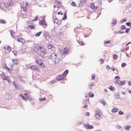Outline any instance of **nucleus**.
<instances>
[{
  "label": "nucleus",
  "mask_w": 131,
  "mask_h": 131,
  "mask_svg": "<svg viewBox=\"0 0 131 131\" xmlns=\"http://www.w3.org/2000/svg\"><path fill=\"white\" fill-rule=\"evenodd\" d=\"M124 22H126V19H123L121 20V23H124Z\"/></svg>",
  "instance_id": "6e6d98bb"
},
{
  "label": "nucleus",
  "mask_w": 131,
  "mask_h": 131,
  "mask_svg": "<svg viewBox=\"0 0 131 131\" xmlns=\"http://www.w3.org/2000/svg\"><path fill=\"white\" fill-rule=\"evenodd\" d=\"M27 68H28V69H31L34 71H39V69H38V68H37V67L35 66L27 65Z\"/></svg>",
  "instance_id": "423d86ee"
},
{
  "label": "nucleus",
  "mask_w": 131,
  "mask_h": 131,
  "mask_svg": "<svg viewBox=\"0 0 131 131\" xmlns=\"http://www.w3.org/2000/svg\"><path fill=\"white\" fill-rule=\"evenodd\" d=\"M122 33H124V31H119V34H122Z\"/></svg>",
  "instance_id": "13d9d810"
},
{
  "label": "nucleus",
  "mask_w": 131,
  "mask_h": 131,
  "mask_svg": "<svg viewBox=\"0 0 131 131\" xmlns=\"http://www.w3.org/2000/svg\"><path fill=\"white\" fill-rule=\"evenodd\" d=\"M69 71H68V70H66L65 71V72L63 73L62 75H63V76L65 77V76H67V74H68Z\"/></svg>",
  "instance_id": "393cba45"
},
{
  "label": "nucleus",
  "mask_w": 131,
  "mask_h": 131,
  "mask_svg": "<svg viewBox=\"0 0 131 131\" xmlns=\"http://www.w3.org/2000/svg\"><path fill=\"white\" fill-rule=\"evenodd\" d=\"M89 89H90L91 90L92 86H94V84L93 83H92V84H90L89 85Z\"/></svg>",
  "instance_id": "3c124183"
},
{
  "label": "nucleus",
  "mask_w": 131,
  "mask_h": 131,
  "mask_svg": "<svg viewBox=\"0 0 131 131\" xmlns=\"http://www.w3.org/2000/svg\"><path fill=\"white\" fill-rule=\"evenodd\" d=\"M95 79H96V75L95 74H94L92 76V80H95Z\"/></svg>",
  "instance_id": "4c0bfd02"
},
{
  "label": "nucleus",
  "mask_w": 131,
  "mask_h": 131,
  "mask_svg": "<svg viewBox=\"0 0 131 131\" xmlns=\"http://www.w3.org/2000/svg\"><path fill=\"white\" fill-rule=\"evenodd\" d=\"M39 24L43 28H46L48 27V24L46 21V16H43L42 19L39 21Z\"/></svg>",
  "instance_id": "39448f33"
},
{
  "label": "nucleus",
  "mask_w": 131,
  "mask_h": 131,
  "mask_svg": "<svg viewBox=\"0 0 131 131\" xmlns=\"http://www.w3.org/2000/svg\"><path fill=\"white\" fill-rule=\"evenodd\" d=\"M119 85H125V82H124V81L123 80H122V81L119 80Z\"/></svg>",
  "instance_id": "5701e85b"
},
{
  "label": "nucleus",
  "mask_w": 131,
  "mask_h": 131,
  "mask_svg": "<svg viewBox=\"0 0 131 131\" xmlns=\"http://www.w3.org/2000/svg\"><path fill=\"white\" fill-rule=\"evenodd\" d=\"M64 77H65L64 75H59L57 76L56 79L57 80H58L59 81H60V80H63V79H64Z\"/></svg>",
  "instance_id": "f8f14e48"
},
{
  "label": "nucleus",
  "mask_w": 131,
  "mask_h": 131,
  "mask_svg": "<svg viewBox=\"0 0 131 131\" xmlns=\"http://www.w3.org/2000/svg\"><path fill=\"white\" fill-rule=\"evenodd\" d=\"M113 57H114V60H117V58H118V56L117 55H116V54H114Z\"/></svg>",
  "instance_id": "a19ab883"
},
{
  "label": "nucleus",
  "mask_w": 131,
  "mask_h": 131,
  "mask_svg": "<svg viewBox=\"0 0 131 131\" xmlns=\"http://www.w3.org/2000/svg\"><path fill=\"white\" fill-rule=\"evenodd\" d=\"M34 51L36 53H39L40 56L43 57L45 55H47V50L44 46H39L36 45L34 48Z\"/></svg>",
  "instance_id": "f257e3e1"
},
{
  "label": "nucleus",
  "mask_w": 131,
  "mask_h": 131,
  "mask_svg": "<svg viewBox=\"0 0 131 131\" xmlns=\"http://www.w3.org/2000/svg\"><path fill=\"white\" fill-rule=\"evenodd\" d=\"M111 42V40H109V41H106L105 42V43H106V45H108V43H110Z\"/></svg>",
  "instance_id": "5fc2aeb1"
},
{
  "label": "nucleus",
  "mask_w": 131,
  "mask_h": 131,
  "mask_svg": "<svg viewBox=\"0 0 131 131\" xmlns=\"http://www.w3.org/2000/svg\"><path fill=\"white\" fill-rule=\"evenodd\" d=\"M126 119H129V118H130V115L129 114L127 116H126Z\"/></svg>",
  "instance_id": "603ef678"
},
{
  "label": "nucleus",
  "mask_w": 131,
  "mask_h": 131,
  "mask_svg": "<svg viewBox=\"0 0 131 131\" xmlns=\"http://www.w3.org/2000/svg\"><path fill=\"white\" fill-rule=\"evenodd\" d=\"M10 33H11V35L12 37H13V38H15L16 39H17V36H15V34H16V33L15 32H13V30H11Z\"/></svg>",
  "instance_id": "f3484780"
},
{
  "label": "nucleus",
  "mask_w": 131,
  "mask_h": 131,
  "mask_svg": "<svg viewBox=\"0 0 131 131\" xmlns=\"http://www.w3.org/2000/svg\"><path fill=\"white\" fill-rule=\"evenodd\" d=\"M12 62L13 63H10L9 64V66H10L11 68H13L15 65H18V59L16 58L13 59Z\"/></svg>",
  "instance_id": "1a4fd4ad"
},
{
  "label": "nucleus",
  "mask_w": 131,
  "mask_h": 131,
  "mask_svg": "<svg viewBox=\"0 0 131 131\" xmlns=\"http://www.w3.org/2000/svg\"><path fill=\"white\" fill-rule=\"evenodd\" d=\"M28 27L30 28V29H35V26H34L29 25Z\"/></svg>",
  "instance_id": "72a5a7b5"
},
{
  "label": "nucleus",
  "mask_w": 131,
  "mask_h": 131,
  "mask_svg": "<svg viewBox=\"0 0 131 131\" xmlns=\"http://www.w3.org/2000/svg\"><path fill=\"white\" fill-rule=\"evenodd\" d=\"M95 116L96 119H97V120H101V115H100V114H97V113H95Z\"/></svg>",
  "instance_id": "6ab92c4d"
},
{
  "label": "nucleus",
  "mask_w": 131,
  "mask_h": 131,
  "mask_svg": "<svg viewBox=\"0 0 131 131\" xmlns=\"http://www.w3.org/2000/svg\"><path fill=\"white\" fill-rule=\"evenodd\" d=\"M108 89L111 90V91H114V86H110Z\"/></svg>",
  "instance_id": "a18cd8bd"
},
{
  "label": "nucleus",
  "mask_w": 131,
  "mask_h": 131,
  "mask_svg": "<svg viewBox=\"0 0 131 131\" xmlns=\"http://www.w3.org/2000/svg\"><path fill=\"white\" fill-rule=\"evenodd\" d=\"M126 25H127V26H130V23L129 22L126 23Z\"/></svg>",
  "instance_id": "bf43d9fd"
},
{
  "label": "nucleus",
  "mask_w": 131,
  "mask_h": 131,
  "mask_svg": "<svg viewBox=\"0 0 131 131\" xmlns=\"http://www.w3.org/2000/svg\"><path fill=\"white\" fill-rule=\"evenodd\" d=\"M87 127L90 129H92V128H94V126L93 125H91L90 124H87L86 125Z\"/></svg>",
  "instance_id": "7c9ffc66"
},
{
  "label": "nucleus",
  "mask_w": 131,
  "mask_h": 131,
  "mask_svg": "<svg viewBox=\"0 0 131 131\" xmlns=\"http://www.w3.org/2000/svg\"><path fill=\"white\" fill-rule=\"evenodd\" d=\"M60 4L61 3H60V2H59V1L58 0L55 1V4L54 5V9H55V8H59V7L60 6Z\"/></svg>",
  "instance_id": "9d476101"
},
{
  "label": "nucleus",
  "mask_w": 131,
  "mask_h": 131,
  "mask_svg": "<svg viewBox=\"0 0 131 131\" xmlns=\"http://www.w3.org/2000/svg\"><path fill=\"white\" fill-rule=\"evenodd\" d=\"M115 83H116L117 84L119 85V81H118L117 80L115 81Z\"/></svg>",
  "instance_id": "69168bd1"
},
{
  "label": "nucleus",
  "mask_w": 131,
  "mask_h": 131,
  "mask_svg": "<svg viewBox=\"0 0 131 131\" xmlns=\"http://www.w3.org/2000/svg\"><path fill=\"white\" fill-rule=\"evenodd\" d=\"M89 96L90 98H94V95L93 94V93H90L89 94Z\"/></svg>",
  "instance_id": "e433bc0d"
},
{
  "label": "nucleus",
  "mask_w": 131,
  "mask_h": 131,
  "mask_svg": "<svg viewBox=\"0 0 131 131\" xmlns=\"http://www.w3.org/2000/svg\"><path fill=\"white\" fill-rule=\"evenodd\" d=\"M1 7L3 10L7 12V11H9V10H10L11 6H10V4L5 3L1 4Z\"/></svg>",
  "instance_id": "20e7f679"
},
{
  "label": "nucleus",
  "mask_w": 131,
  "mask_h": 131,
  "mask_svg": "<svg viewBox=\"0 0 131 131\" xmlns=\"http://www.w3.org/2000/svg\"><path fill=\"white\" fill-rule=\"evenodd\" d=\"M115 80H119L120 79V77L118 76H117L115 77Z\"/></svg>",
  "instance_id": "c03bdc74"
},
{
  "label": "nucleus",
  "mask_w": 131,
  "mask_h": 131,
  "mask_svg": "<svg viewBox=\"0 0 131 131\" xmlns=\"http://www.w3.org/2000/svg\"><path fill=\"white\" fill-rule=\"evenodd\" d=\"M91 8L92 9V10H94L95 11H96L98 9V6H95L94 4H91Z\"/></svg>",
  "instance_id": "a211bd4d"
},
{
  "label": "nucleus",
  "mask_w": 131,
  "mask_h": 131,
  "mask_svg": "<svg viewBox=\"0 0 131 131\" xmlns=\"http://www.w3.org/2000/svg\"><path fill=\"white\" fill-rule=\"evenodd\" d=\"M85 115H86V116H90V113H89V112L86 113Z\"/></svg>",
  "instance_id": "774afa93"
},
{
  "label": "nucleus",
  "mask_w": 131,
  "mask_h": 131,
  "mask_svg": "<svg viewBox=\"0 0 131 131\" xmlns=\"http://www.w3.org/2000/svg\"><path fill=\"white\" fill-rule=\"evenodd\" d=\"M57 14H58V15H61V16L63 15V12H59L57 13Z\"/></svg>",
  "instance_id": "338daca9"
},
{
  "label": "nucleus",
  "mask_w": 131,
  "mask_h": 131,
  "mask_svg": "<svg viewBox=\"0 0 131 131\" xmlns=\"http://www.w3.org/2000/svg\"><path fill=\"white\" fill-rule=\"evenodd\" d=\"M13 53L14 56H17V55H18V52H17L16 51H13Z\"/></svg>",
  "instance_id": "09e8293b"
},
{
  "label": "nucleus",
  "mask_w": 131,
  "mask_h": 131,
  "mask_svg": "<svg viewBox=\"0 0 131 131\" xmlns=\"http://www.w3.org/2000/svg\"><path fill=\"white\" fill-rule=\"evenodd\" d=\"M45 35H46V36H48V35H49V32H45L44 33Z\"/></svg>",
  "instance_id": "052dcab7"
},
{
  "label": "nucleus",
  "mask_w": 131,
  "mask_h": 131,
  "mask_svg": "<svg viewBox=\"0 0 131 131\" xmlns=\"http://www.w3.org/2000/svg\"><path fill=\"white\" fill-rule=\"evenodd\" d=\"M110 69H111L110 66H109L108 65L106 66L107 70H110Z\"/></svg>",
  "instance_id": "e2e57ef3"
},
{
  "label": "nucleus",
  "mask_w": 131,
  "mask_h": 131,
  "mask_svg": "<svg viewBox=\"0 0 131 131\" xmlns=\"http://www.w3.org/2000/svg\"><path fill=\"white\" fill-rule=\"evenodd\" d=\"M17 41L18 42H21V43H25V40L21 37L17 38Z\"/></svg>",
  "instance_id": "ddd939ff"
},
{
  "label": "nucleus",
  "mask_w": 131,
  "mask_h": 131,
  "mask_svg": "<svg viewBox=\"0 0 131 131\" xmlns=\"http://www.w3.org/2000/svg\"><path fill=\"white\" fill-rule=\"evenodd\" d=\"M79 43H80V46H84V45H85V43L83 42V41H81V42H80Z\"/></svg>",
  "instance_id": "864d4df0"
},
{
  "label": "nucleus",
  "mask_w": 131,
  "mask_h": 131,
  "mask_svg": "<svg viewBox=\"0 0 131 131\" xmlns=\"http://www.w3.org/2000/svg\"><path fill=\"white\" fill-rule=\"evenodd\" d=\"M68 52H69V49L67 48H65L63 49V55H65V54H67V53H68Z\"/></svg>",
  "instance_id": "412c9836"
},
{
  "label": "nucleus",
  "mask_w": 131,
  "mask_h": 131,
  "mask_svg": "<svg viewBox=\"0 0 131 131\" xmlns=\"http://www.w3.org/2000/svg\"><path fill=\"white\" fill-rule=\"evenodd\" d=\"M21 11L23 12H27V10L28 9V3L24 2L20 4Z\"/></svg>",
  "instance_id": "7ed1b4c3"
},
{
  "label": "nucleus",
  "mask_w": 131,
  "mask_h": 131,
  "mask_svg": "<svg viewBox=\"0 0 131 131\" xmlns=\"http://www.w3.org/2000/svg\"><path fill=\"white\" fill-rule=\"evenodd\" d=\"M41 33H42L41 31H40V32L36 33V34H35L36 37H38V36H40V34H41Z\"/></svg>",
  "instance_id": "c756f323"
},
{
  "label": "nucleus",
  "mask_w": 131,
  "mask_h": 131,
  "mask_svg": "<svg viewBox=\"0 0 131 131\" xmlns=\"http://www.w3.org/2000/svg\"><path fill=\"white\" fill-rule=\"evenodd\" d=\"M46 97H44L43 98H40L39 99V100L41 101V102H43V101H46Z\"/></svg>",
  "instance_id": "de8ad7c7"
},
{
  "label": "nucleus",
  "mask_w": 131,
  "mask_h": 131,
  "mask_svg": "<svg viewBox=\"0 0 131 131\" xmlns=\"http://www.w3.org/2000/svg\"><path fill=\"white\" fill-rule=\"evenodd\" d=\"M6 50H7V51H8V52H11V51L12 50V49L11 48V47L10 46H7L6 47Z\"/></svg>",
  "instance_id": "2f4dec72"
},
{
  "label": "nucleus",
  "mask_w": 131,
  "mask_h": 131,
  "mask_svg": "<svg viewBox=\"0 0 131 131\" xmlns=\"http://www.w3.org/2000/svg\"><path fill=\"white\" fill-rule=\"evenodd\" d=\"M25 96L26 97V98H27L28 99H29V100H30L31 101H32V100H33V97L31 96V95H28V94L27 93L25 94Z\"/></svg>",
  "instance_id": "4468645a"
},
{
  "label": "nucleus",
  "mask_w": 131,
  "mask_h": 131,
  "mask_svg": "<svg viewBox=\"0 0 131 131\" xmlns=\"http://www.w3.org/2000/svg\"><path fill=\"white\" fill-rule=\"evenodd\" d=\"M125 66H126V63L123 62L121 64V67H122V68L125 67Z\"/></svg>",
  "instance_id": "79ce46f5"
},
{
  "label": "nucleus",
  "mask_w": 131,
  "mask_h": 131,
  "mask_svg": "<svg viewBox=\"0 0 131 131\" xmlns=\"http://www.w3.org/2000/svg\"><path fill=\"white\" fill-rule=\"evenodd\" d=\"M50 58L55 64L60 62V58L57 56V54L56 53H52L50 56Z\"/></svg>",
  "instance_id": "f03ea898"
},
{
  "label": "nucleus",
  "mask_w": 131,
  "mask_h": 131,
  "mask_svg": "<svg viewBox=\"0 0 131 131\" xmlns=\"http://www.w3.org/2000/svg\"><path fill=\"white\" fill-rule=\"evenodd\" d=\"M96 112L99 113L100 115H102V112H101V110L99 108H96Z\"/></svg>",
  "instance_id": "a878e982"
},
{
  "label": "nucleus",
  "mask_w": 131,
  "mask_h": 131,
  "mask_svg": "<svg viewBox=\"0 0 131 131\" xmlns=\"http://www.w3.org/2000/svg\"><path fill=\"white\" fill-rule=\"evenodd\" d=\"M112 24H113L114 25H116V24H117V21L116 19H113V22L112 23Z\"/></svg>",
  "instance_id": "473e14b6"
},
{
  "label": "nucleus",
  "mask_w": 131,
  "mask_h": 131,
  "mask_svg": "<svg viewBox=\"0 0 131 131\" xmlns=\"http://www.w3.org/2000/svg\"><path fill=\"white\" fill-rule=\"evenodd\" d=\"M100 103L103 105V106H107V103H106V101L103 99L100 100Z\"/></svg>",
  "instance_id": "aec40b11"
},
{
  "label": "nucleus",
  "mask_w": 131,
  "mask_h": 131,
  "mask_svg": "<svg viewBox=\"0 0 131 131\" xmlns=\"http://www.w3.org/2000/svg\"><path fill=\"white\" fill-rule=\"evenodd\" d=\"M36 63L39 65V66L42 68L45 67V63L41 61V59H36Z\"/></svg>",
  "instance_id": "0eeeda50"
},
{
  "label": "nucleus",
  "mask_w": 131,
  "mask_h": 131,
  "mask_svg": "<svg viewBox=\"0 0 131 131\" xmlns=\"http://www.w3.org/2000/svg\"><path fill=\"white\" fill-rule=\"evenodd\" d=\"M1 77L3 78V79H4V80H7L9 83L11 82V79H10V78H9V77L6 76V74H5V73H2L1 74Z\"/></svg>",
  "instance_id": "6e6552de"
},
{
  "label": "nucleus",
  "mask_w": 131,
  "mask_h": 131,
  "mask_svg": "<svg viewBox=\"0 0 131 131\" xmlns=\"http://www.w3.org/2000/svg\"><path fill=\"white\" fill-rule=\"evenodd\" d=\"M118 113H119V115H123V114H124V112H123L121 111H120Z\"/></svg>",
  "instance_id": "37998d69"
},
{
  "label": "nucleus",
  "mask_w": 131,
  "mask_h": 131,
  "mask_svg": "<svg viewBox=\"0 0 131 131\" xmlns=\"http://www.w3.org/2000/svg\"><path fill=\"white\" fill-rule=\"evenodd\" d=\"M63 16L64 17L62 18V20H66V19H67V15H66V13H64Z\"/></svg>",
  "instance_id": "58836bf2"
},
{
  "label": "nucleus",
  "mask_w": 131,
  "mask_h": 131,
  "mask_svg": "<svg viewBox=\"0 0 131 131\" xmlns=\"http://www.w3.org/2000/svg\"><path fill=\"white\" fill-rule=\"evenodd\" d=\"M71 6H72L73 7H75L76 6V4L75 2H72L71 3Z\"/></svg>",
  "instance_id": "8fccbe9b"
},
{
  "label": "nucleus",
  "mask_w": 131,
  "mask_h": 131,
  "mask_svg": "<svg viewBox=\"0 0 131 131\" xmlns=\"http://www.w3.org/2000/svg\"><path fill=\"white\" fill-rule=\"evenodd\" d=\"M26 49H27V46H26V45L22 46L20 49L21 53H25L26 52Z\"/></svg>",
  "instance_id": "9b49d317"
},
{
  "label": "nucleus",
  "mask_w": 131,
  "mask_h": 131,
  "mask_svg": "<svg viewBox=\"0 0 131 131\" xmlns=\"http://www.w3.org/2000/svg\"><path fill=\"white\" fill-rule=\"evenodd\" d=\"M6 23L5 19H0V24H6Z\"/></svg>",
  "instance_id": "cd10ccee"
},
{
  "label": "nucleus",
  "mask_w": 131,
  "mask_h": 131,
  "mask_svg": "<svg viewBox=\"0 0 131 131\" xmlns=\"http://www.w3.org/2000/svg\"><path fill=\"white\" fill-rule=\"evenodd\" d=\"M54 23L56 24H57V25L60 26L61 25V24L62 23V20H58V19H55L54 20Z\"/></svg>",
  "instance_id": "dca6fc26"
},
{
  "label": "nucleus",
  "mask_w": 131,
  "mask_h": 131,
  "mask_svg": "<svg viewBox=\"0 0 131 131\" xmlns=\"http://www.w3.org/2000/svg\"><path fill=\"white\" fill-rule=\"evenodd\" d=\"M121 29L122 30H125V29H126V27H125V26H124V25H122L121 26Z\"/></svg>",
  "instance_id": "f704fd0d"
},
{
  "label": "nucleus",
  "mask_w": 131,
  "mask_h": 131,
  "mask_svg": "<svg viewBox=\"0 0 131 131\" xmlns=\"http://www.w3.org/2000/svg\"><path fill=\"white\" fill-rule=\"evenodd\" d=\"M56 82V81H52L50 82V84H53V83H55Z\"/></svg>",
  "instance_id": "0e129e2a"
},
{
  "label": "nucleus",
  "mask_w": 131,
  "mask_h": 131,
  "mask_svg": "<svg viewBox=\"0 0 131 131\" xmlns=\"http://www.w3.org/2000/svg\"><path fill=\"white\" fill-rule=\"evenodd\" d=\"M125 129H127V130H129L130 129V126L127 125L125 127Z\"/></svg>",
  "instance_id": "c9c22d12"
},
{
  "label": "nucleus",
  "mask_w": 131,
  "mask_h": 131,
  "mask_svg": "<svg viewBox=\"0 0 131 131\" xmlns=\"http://www.w3.org/2000/svg\"><path fill=\"white\" fill-rule=\"evenodd\" d=\"M100 62H101L100 64H103V62H104V59H101L100 60Z\"/></svg>",
  "instance_id": "680f3d73"
},
{
  "label": "nucleus",
  "mask_w": 131,
  "mask_h": 131,
  "mask_svg": "<svg viewBox=\"0 0 131 131\" xmlns=\"http://www.w3.org/2000/svg\"><path fill=\"white\" fill-rule=\"evenodd\" d=\"M118 111H119V110L118 108H114L112 110V112L113 113H115L116 112H118Z\"/></svg>",
  "instance_id": "4be33fe9"
},
{
  "label": "nucleus",
  "mask_w": 131,
  "mask_h": 131,
  "mask_svg": "<svg viewBox=\"0 0 131 131\" xmlns=\"http://www.w3.org/2000/svg\"><path fill=\"white\" fill-rule=\"evenodd\" d=\"M130 30V29L127 28V29L125 30L126 33H127V32H129V31Z\"/></svg>",
  "instance_id": "4d7b16f0"
},
{
  "label": "nucleus",
  "mask_w": 131,
  "mask_h": 131,
  "mask_svg": "<svg viewBox=\"0 0 131 131\" xmlns=\"http://www.w3.org/2000/svg\"><path fill=\"white\" fill-rule=\"evenodd\" d=\"M20 97H21V99L24 100V101H27V99H26V98L23 96L22 94L19 95Z\"/></svg>",
  "instance_id": "c85d7f7f"
},
{
  "label": "nucleus",
  "mask_w": 131,
  "mask_h": 131,
  "mask_svg": "<svg viewBox=\"0 0 131 131\" xmlns=\"http://www.w3.org/2000/svg\"><path fill=\"white\" fill-rule=\"evenodd\" d=\"M62 32H59L57 34V37L59 39L62 38Z\"/></svg>",
  "instance_id": "b1692460"
},
{
  "label": "nucleus",
  "mask_w": 131,
  "mask_h": 131,
  "mask_svg": "<svg viewBox=\"0 0 131 131\" xmlns=\"http://www.w3.org/2000/svg\"><path fill=\"white\" fill-rule=\"evenodd\" d=\"M53 47H54V46H53L52 45H48V46H47L48 49H52V48H53Z\"/></svg>",
  "instance_id": "49530a36"
},
{
  "label": "nucleus",
  "mask_w": 131,
  "mask_h": 131,
  "mask_svg": "<svg viewBox=\"0 0 131 131\" xmlns=\"http://www.w3.org/2000/svg\"><path fill=\"white\" fill-rule=\"evenodd\" d=\"M5 69L6 70H8L9 72L11 73L12 72V70H11L9 67H8L7 66L5 67Z\"/></svg>",
  "instance_id": "bb28decb"
},
{
  "label": "nucleus",
  "mask_w": 131,
  "mask_h": 131,
  "mask_svg": "<svg viewBox=\"0 0 131 131\" xmlns=\"http://www.w3.org/2000/svg\"><path fill=\"white\" fill-rule=\"evenodd\" d=\"M13 84H14V86L16 89V90H19V88L18 87V85L16 84H15V81L13 82Z\"/></svg>",
  "instance_id": "ea45409f"
},
{
  "label": "nucleus",
  "mask_w": 131,
  "mask_h": 131,
  "mask_svg": "<svg viewBox=\"0 0 131 131\" xmlns=\"http://www.w3.org/2000/svg\"><path fill=\"white\" fill-rule=\"evenodd\" d=\"M5 98L6 99V100H11V99H12V95H11L9 93H7L5 95Z\"/></svg>",
  "instance_id": "2eb2a0df"
}]
</instances>
